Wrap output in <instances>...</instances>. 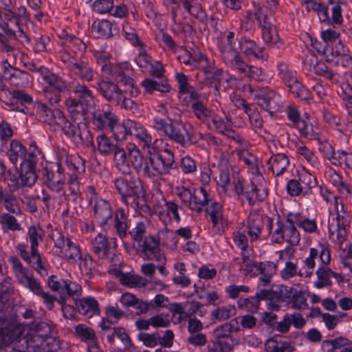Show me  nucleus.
<instances>
[{"instance_id": "6e6d98bb", "label": "nucleus", "mask_w": 352, "mask_h": 352, "mask_svg": "<svg viewBox=\"0 0 352 352\" xmlns=\"http://www.w3.org/2000/svg\"><path fill=\"white\" fill-rule=\"evenodd\" d=\"M259 292H257L255 296L248 298H241L237 301L238 307L246 311L255 313L258 311L260 301L265 298H261L258 296Z\"/></svg>"}, {"instance_id": "680f3d73", "label": "nucleus", "mask_w": 352, "mask_h": 352, "mask_svg": "<svg viewBox=\"0 0 352 352\" xmlns=\"http://www.w3.org/2000/svg\"><path fill=\"white\" fill-rule=\"evenodd\" d=\"M75 333L81 341L87 344L98 340L95 331L83 324H78L75 327Z\"/></svg>"}, {"instance_id": "ddd939ff", "label": "nucleus", "mask_w": 352, "mask_h": 352, "mask_svg": "<svg viewBox=\"0 0 352 352\" xmlns=\"http://www.w3.org/2000/svg\"><path fill=\"white\" fill-rule=\"evenodd\" d=\"M60 58L67 69L80 79L86 82L93 80L94 71L87 63L78 60L76 57L66 50L60 52Z\"/></svg>"}, {"instance_id": "473e14b6", "label": "nucleus", "mask_w": 352, "mask_h": 352, "mask_svg": "<svg viewBox=\"0 0 352 352\" xmlns=\"http://www.w3.org/2000/svg\"><path fill=\"white\" fill-rule=\"evenodd\" d=\"M34 109L39 120L49 125L56 124V112L63 113L59 109L52 111L45 104L39 101L35 102Z\"/></svg>"}, {"instance_id": "2eb2a0df", "label": "nucleus", "mask_w": 352, "mask_h": 352, "mask_svg": "<svg viewBox=\"0 0 352 352\" xmlns=\"http://www.w3.org/2000/svg\"><path fill=\"white\" fill-rule=\"evenodd\" d=\"M47 284L53 292H58L60 294L61 298H65L66 296L78 297L81 293L80 285L75 282L58 278L54 275L49 277Z\"/></svg>"}, {"instance_id": "a878e982", "label": "nucleus", "mask_w": 352, "mask_h": 352, "mask_svg": "<svg viewBox=\"0 0 352 352\" xmlns=\"http://www.w3.org/2000/svg\"><path fill=\"white\" fill-rule=\"evenodd\" d=\"M152 157L158 164L162 175L168 173L170 169L175 168L176 166L174 154L168 148L162 150Z\"/></svg>"}, {"instance_id": "de8ad7c7", "label": "nucleus", "mask_w": 352, "mask_h": 352, "mask_svg": "<svg viewBox=\"0 0 352 352\" xmlns=\"http://www.w3.org/2000/svg\"><path fill=\"white\" fill-rule=\"evenodd\" d=\"M141 85L148 93H152L154 91L167 93L169 92L170 89L167 80L162 79L161 78L159 80L146 78L142 82Z\"/></svg>"}, {"instance_id": "aec40b11", "label": "nucleus", "mask_w": 352, "mask_h": 352, "mask_svg": "<svg viewBox=\"0 0 352 352\" xmlns=\"http://www.w3.org/2000/svg\"><path fill=\"white\" fill-rule=\"evenodd\" d=\"M257 104L271 116L279 110L283 104L281 96L273 90H269L257 96Z\"/></svg>"}, {"instance_id": "9b49d317", "label": "nucleus", "mask_w": 352, "mask_h": 352, "mask_svg": "<svg viewBox=\"0 0 352 352\" xmlns=\"http://www.w3.org/2000/svg\"><path fill=\"white\" fill-rule=\"evenodd\" d=\"M264 183L265 179L263 176L260 174H256L252 179L250 192L245 190L243 181L239 179L237 181H234V190L239 199L241 201L245 199L250 205H252L254 203V195L259 201H263L267 197V190Z\"/></svg>"}, {"instance_id": "7ed1b4c3", "label": "nucleus", "mask_w": 352, "mask_h": 352, "mask_svg": "<svg viewBox=\"0 0 352 352\" xmlns=\"http://www.w3.org/2000/svg\"><path fill=\"white\" fill-rule=\"evenodd\" d=\"M124 175L114 180L116 189L122 201L135 210L149 214L151 209L146 204L145 192L140 181L129 173Z\"/></svg>"}, {"instance_id": "72a5a7b5", "label": "nucleus", "mask_w": 352, "mask_h": 352, "mask_svg": "<svg viewBox=\"0 0 352 352\" xmlns=\"http://www.w3.org/2000/svg\"><path fill=\"white\" fill-rule=\"evenodd\" d=\"M191 113L200 122L204 124H208L212 116V110L210 109L207 102L201 100L192 103L190 106Z\"/></svg>"}, {"instance_id": "09e8293b", "label": "nucleus", "mask_w": 352, "mask_h": 352, "mask_svg": "<svg viewBox=\"0 0 352 352\" xmlns=\"http://www.w3.org/2000/svg\"><path fill=\"white\" fill-rule=\"evenodd\" d=\"M254 18L256 20L260 28L267 26L273 23L272 22V12L267 6H256L254 8Z\"/></svg>"}, {"instance_id": "f3484780", "label": "nucleus", "mask_w": 352, "mask_h": 352, "mask_svg": "<svg viewBox=\"0 0 352 352\" xmlns=\"http://www.w3.org/2000/svg\"><path fill=\"white\" fill-rule=\"evenodd\" d=\"M111 74L117 79L118 82H120L124 86H128L131 88L129 91L131 96L136 97L138 96L140 91L135 87L134 80L131 77L132 68L129 63L123 62L116 65L111 69Z\"/></svg>"}, {"instance_id": "0e129e2a", "label": "nucleus", "mask_w": 352, "mask_h": 352, "mask_svg": "<svg viewBox=\"0 0 352 352\" xmlns=\"http://www.w3.org/2000/svg\"><path fill=\"white\" fill-rule=\"evenodd\" d=\"M120 281L122 285L135 287H144L148 284L147 280L144 278L130 274H123L120 278Z\"/></svg>"}, {"instance_id": "a18cd8bd", "label": "nucleus", "mask_w": 352, "mask_h": 352, "mask_svg": "<svg viewBox=\"0 0 352 352\" xmlns=\"http://www.w3.org/2000/svg\"><path fill=\"white\" fill-rule=\"evenodd\" d=\"M113 152L114 162L119 171L122 174L129 173L131 168L129 165L127 151L117 146Z\"/></svg>"}, {"instance_id": "0eeeda50", "label": "nucleus", "mask_w": 352, "mask_h": 352, "mask_svg": "<svg viewBox=\"0 0 352 352\" xmlns=\"http://www.w3.org/2000/svg\"><path fill=\"white\" fill-rule=\"evenodd\" d=\"M62 162H65L69 170L73 173H68L69 175L67 182L69 193H66L65 199L61 200V204L65 201H72L76 202L81 199V190L78 177L85 171V161L78 155L71 157H64Z\"/></svg>"}, {"instance_id": "603ef678", "label": "nucleus", "mask_w": 352, "mask_h": 352, "mask_svg": "<svg viewBox=\"0 0 352 352\" xmlns=\"http://www.w3.org/2000/svg\"><path fill=\"white\" fill-rule=\"evenodd\" d=\"M265 220L267 223V229L269 230L270 236L271 241L276 243H282L283 235L282 234L283 221L278 220L276 223H274L271 218L266 217Z\"/></svg>"}, {"instance_id": "6e6552de", "label": "nucleus", "mask_w": 352, "mask_h": 352, "mask_svg": "<svg viewBox=\"0 0 352 352\" xmlns=\"http://www.w3.org/2000/svg\"><path fill=\"white\" fill-rule=\"evenodd\" d=\"M44 183L49 190L56 194L50 195L45 190H42L43 203L47 208L54 206L56 204L61 205V200L65 199L66 191L65 189V176L60 173H54V171L46 170L44 175Z\"/></svg>"}, {"instance_id": "cd10ccee", "label": "nucleus", "mask_w": 352, "mask_h": 352, "mask_svg": "<svg viewBox=\"0 0 352 352\" xmlns=\"http://www.w3.org/2000/svg\"><path fill=\"white\" fill-rule=\"evenodd\" d=\"M183 9L190 16L199 21L204 22L208 19V15L199 0H179Z\"/></svg>"}, {"instance_id": "37998d69", "label": "nucleus", "mask_w": 352, "mask_h": 352, "mask_svg": "<svg viewBox=\"0 0 352 352\" xmlns=\"http://www.w3.org/2000/svg\"><path fill=\"white\" fill-rule=\"evenodd\" d=\"M228 67L239 74H245L250 65L246 63L239 52L223 59Z\"/></svg>"}, {"instance_id": "864d4df0", "label": "nucleus", "mask_w": 352, "mask_h": 352, "mask_svg": "<svg viewBox=\"0 0 352 352\" xmlns=\"http://www.w3.org/2000/svg\"><path fill=\"white\" fill-rule=\"evenodd\" d=\"M26 155V148L16 140H12L10 144L8 155L10 162L16 164L19 159H23Z\"/></svg>"}, {"instance_id": "69168bd1", "label": "nucleus", "mask_w": 352, "mask_h": 352, "mask_svg": "<svg viewBox=\"0 0 352 352\" xmlns=\"http://www.w3.org/2000/svg\"><path fill=\"white\" fill-rule=\"evenodd\" d=\"M56 125L59 126L63 133L69 138H74L76 130V125L71 123L63 113L56 112Z\"/></svg>"}, {"instance_id": "1a4fd4ad", "label": "nucleus", "mask_w": 352, "mask_h": 352, "mask_svg": "<svg viewBox=\"0 0 352 352\" xmlns=\"http://www.w3.org/2000/svg\"><path fill=\"white\" fill-rule=\"evenodd\" d=\"M335 199L336 216H332L329 218V238L332 242L341 245L346 240L347 231L351 223V217L349 212L343 209L342 206H341V210H339L338 199L336 197Z\"/></svg>"}, {"instance_id": "dca6fc26", "label": "nucleus", "mask_w": 352, "mask_h": 352, "mask_svg": "<svg viewBox=\"0 0 352 352\" xmlns=\"http://www.w3.org/2000/svg\"><path fill=\"white\" fill-rule=\"evenodd\" d=\"M319 258L321 264H329L331 261L330 251L328 248L320 247V249L311 248L309 256L304 261L305 267L300 274V277L309 278L313 274L316 265L315 260Z\"/></svg>"}, {"instance_id": "49530a36", "label": "nucleus", "mask_w": 352, "mask_h": 352, "mask_svg": "<svg viewBox=\"0 0 352 352\" xmlns=\"http://www.w3.org/2000/svg\"><path fill=\"white\" fill-rule=\"evenodd\" d=\"M158 166L153 157L151 156L148 159H144V162L141 164V168L137 172L142 173L144 177L155 178L162 175Z\"/></svg>"}, {"instance_id": "393cba45", "label": "nucleus", "mask_w": 352, "mask_h": 352, "mask_svg": "<svg viewBox=\"0 0 352 352\" xmlns=\"http://www.w3.org/2000/svg\"><path fill=\"white\" fill-rule=\"evenodd\" d=\"M239 47L244 55L248 58L265 59L263 54L264 47L258 45L254 41L245 37L241 38L239 41Z\"/></svg>"}, {"instance_id": "ea45409f", "label": "nucleus", "mask_w": 352, "mask_h": 352, "mask_svg": "<svg viewBox=\"0 0 352 352\" xmlns=\"http://www.w3.org/2000/svg\"><path fill=\"white\" fill-rule=\"evenodd\" d=\"M78 309L80 314L89 318L100 314L98 303L95 298L91 297L81 299L79 302Z\"/></svg>"}, {"instance_id": "423d86ee", "label": "nucleus", "mask_w": 352, "mask_h": 352, "mask_svg": "<svg viewBox=\"0 0 352 352\" xmlns=\"http://www.w3.org/2000/svg\"><path fill=\"white\" fill-rule=\"evenodd\" d=\"M153 127L162 135L184 148L197 143L193 134L185 125L173 121V119L167 122L164 119L156 116L153 120Z\"/></svg>"}, {"instance_id": "c9c22d12", "label": "nucleus", "mask_w": 352, "mask_h": 352, "mask_svg": "<svg viewBox=\"0 0 352 352\" xmlns=\"http://www.w3.org/2000/svg\"><path fill=\"white\" fill-rule=\"evenodd\" d=\"M270 168L275 176L282 175L287 168L289 160L283 153H278L272 156L267 161Z\"/></svg>"}, {"instance_id": "052dcab7", "label": "nucleus", "mask_w": 352, "mask_h": 352, "mask_svg": "<svg viewBox=\"0 0 352 352\" xmlns=\"http://www.w3.org/2000/svg\"><path fill=\"white\" fill-rule=\"evenodd\" d=\"M128 119L124 120L122 123H119L118 118L113 123L109 129L112 133L114 138L118 141H122L126 140L128 135Z\"/></svg>"}, {"instance_id": "5701e85b", "label": "nucleus", "mask_w": 352, "mask_h": 352, "mask_svg": "<svg viewBox=\"0 0 352 352\" xmlns=\"http://www.w3.org/2000/svg\"><path fill=\"white\" fill-rule=\"evenodd\" d=\"M128 135H133L144 146L150 147L153 142L152 136L142 124L135 120L128 119Z\"/></svg>"}, {"instance_id": "4d7b16f0", "label": "nucleus", "mask_w": 352, "mask_h": 352, "mask_svg": "<svg viewBox=\"0 0 352 352\" xmlns=\"http://www.w3.org/2000/svg\"><path fill=\"white\" fill-rule=\"evenodd\" d=\"M114 226L119 237L122 239H124L126 236L127 218L123 208L117 210L115 214Z\"/></svg>"}, {"instance_id": "f8f14e48", "label": "nucleus", "mask_w": 352, "mask_h": 352, "mask_svg": "<svg viewBox=\"0 0 352 352\" xmlns=\"http://www.w3.org/2000/svg\"><path fill=\"white\" fill-rule=\"evenodd\" d=\"M278 76L294 97L301 100L310 98L309 91L298 80L296 72L290 69L286 63H280L278 65Z\"/></svg>"}, {"instance_id": "13d9d810", "label": "nucleus", "mask_w": 352, "mask_h": 352, "mask_svg": "<svg viewBox=\"0 0 352 352\" xmlns=\"http://www.w3.org/2000/svg\"><path fill=\"white\" fill-rule=\"evenodd\" d=\"M37 334L30 331L26 342L28 349H32L34 352H49L45 350L47 346L46 338L40 336L37 338Z\"/></svg>"}, {"instance_id": "4468645a", "label": "nucleus", "mask_w": 352, "mask_h": 352, "mask_svg": "<svg viewBox=\"0 0 352 352\" xmlns=\"http://www.w3.org/2000/svg\"><path fill=\"white\" fill-rule=\"evenodd\" d=\"M293 296V289L285 285L276 286L271 289H261L258 296L269 300L270 307L278 310L280 303L288 301Z\"/></svg>"}, {"instance_id": "3c124183", "label": "nucleus", "mask_w": 352, "mask_h": 352, "mask_svg": "<svg viewBox=\"0 0 352 352\" xmlns=\"http://www.w3.org/2000/svg\"><path fill=\"white\" fill-rule=\"evenodd\" d=\"M292 222L296 223L297 226L302 228L306 232L312 233L317 230L316 221L314 219H309L303 217L300 213H293Z\"/></svg>"}, {"instance_id": "338daca9", "label": "nucleus", "mask_w": 352, "mask_h": 352, "mask_svg": "<svg viewBox=\"0 0 352 352\" xmlns=\"http://www.w3.org/2000/svg\"><path fill=\"white\" fill-rule=\"evenodd\" d=\"M16 279L21 285L28 288L35 294L40 292V289L42 287L40 283L38 282L32 276L28 275L27 272L23 274H19Z\"/></svg>"}, {"instance_id": "a211bd4d", "label": "nucleus", "mask_w": 352, "mask_h": 352, "mask_svg": "<svg viewBox=\"0 0 352 352\" xmlns=\"http://www.w3.org/2000/svg\"><path fill=\"white\" fill-rule=\"evenodd\" d=\"M18 57L11 58L7 56L6 58L3 60V74L8 76V79L11 84L15 86H21L29 82V74L12 65H14Z\"/></svg>"}, {"instance_id": "412c9836", "label": "nucleus", "mask_w": 352, "mask_h": 352, "mask_svg": "<svg viewBox=\"0 0 352 352\" xmlns=\"http://www.w3.org/2000/svg\"><path fill=\"white\" fill-rule=\"evenodd\" d=\"M91 116L92 123L98 129H109L118 118L108 107L95 109Z\"/></svg>"}, {"instance_id": "20e7f679", "label": "nucleus", "mask_w": 352, "mask_h": 352, "mask_svg": "<svg viewBox=\"0 0 352 352\" xmlns=\"http://www.w3.org/2000/svg\"><path fill=\"white\" fill-rule=\"evenodd\" d=\"M146 228L144 223H138L135 228L129 231L134 247L139 254L144 255L146 260H164V254L160 248V240L157 236L146 235Z\"/></svg>"}, {"instance_id": "a19ab883", "label": "nucleus", "mask_w": 352, "mask_h": 352, "mask_svg": "<svg viewBox=\"0 0 352 352\" xmlns=\"http://www.w3.org/2000/svg\"><path fill=\"white\" fill-rule=\"evenodd\" d=\"M327 175L329 181L333 186L337 188L340 193L344 195L346 197L351 195V188L350 185L344 181L342 177L334 169L329 168L327 171Z\"/></svg>"}, {"instance_id": "c85d7f7f", "label": "nucleus", "mask_w": 352, "mask_h": 352, "mask_svg": "<svg viewBox=\"0 0 352 352\" xmlns=\"http://www.w3.org/2000/svg\"><path fill=\"white\" fill-rule=\"evenodd\" d=\"M237 39L233 32H228L226 38H221L218 41V48L221 52L222 59H224L234 53L238 52L236 47Z\"/></svg>"}, {"instance_id": "f03ea898", "label": "nucleus", "mask_w": 352, "mask_h": 352, "mask_svg": "<svg viewBox=\"0 0 352 352\" xmlns=\"http://www.w3.org/2000/svg\"><path fill=\"white\" fill-rule=\"evenodd\" d=\"M13 12H0L2 23H0V51L11 58L21 55L20 51L8 43L7 39H16L23 45L30 43V34L25 27L19 26L17 19L10 18Z\"/></svg>"}, {"instance_id": "c03bdc74", "label": "nucleus", "mask_w": 352, "mask_h": 352, "mask_svg": "<svg viewBox=\"0 0 352 352\" xmlns=\"http://www.w3.org/2000/svg\"><path fill=\"white\" fill-rule=\"evenodd\" d=\"M240 330L239 322L236 319H232L229 322H226L214 330V336L219 341L224 338L231 335L233 332H237Z\"/></svg>"}, {"instance_id": "e2e57ef3", "label": "nucleus", "mask_w": 352, "mask_h": 352, "mask_svg": "<svg viewBox=\"0 0 352 352\" xmlns=\"http://www.w3.org/2000/svg\"><path fill=\"white\" fill-rule=\"evenodd\" d=\"M232 239L235 245L242 252H251V248L248 245V239L245 235V230L243 228H239L233 232Z\"/></svg>"}, {"instance_id": "bb28decb", "label": "nucleus", "mask_w": 352, "mask_h": 352, "mask_svg": "<svg viewBox=\"0 0 352 352\" xmlns=\"http://www.w3.org/2000/svg\"><path fill=\"white\" fill-rule=\"evenodd\" d=\"M293 213H289L287 215L285 222H283L282 234L283 235V243L284 241L287 242L292 245H296L298 244L300 236L299 232L296 228V223L292 222V216Z\"/></svg>"}, {"instance_id": "bf43d9fd", "label": "nucleus", "mask_w": 352, "mask_h": 352, "mask_svg": "<svg viewBox=\"0 0 352 352\" xmlns=\"http://www.w3.org/2000/svg\"><path fill=\"white\" fill-rule=\"evenodd\" d=\"M300 135L310 140H318L320 142L319 133L314 129L313 125L308 121L302 120L296 126Z\"/></svg>"}, {"instance_id": "4c0bfd02", "label": "nucleus", "mask_w": 352, "mask_h": 352, "mask_svg": "<svg viewBox=\"0 0 352 352\" xmlns=\"http://www.w3.org/2000/svg\"><path fill=\"white\" fill-rule=\"evenodd\" d=\"M41 75L43 80L48 84L54 91L63 93L69 90L67 82L58 75L50 72H42Z\"/></svg>"}, {"instance_id": "39448f33", "label": "nucleus", "mask_w": 352, "mask_h": 352, "mask_svg": "<svg viewBox=\"0 0 352 352\" xmlns=\"http://www.w3.org/2000/svg\"><path fill=\"white\" fill-rule=\"evenodd\" d=\"M72 92L75 97L69 96L66 99V108L74 121L85 120L87 108L94 101V93L87 85L80 82L74 85Z\"/></svg>"}, {"instance_id": "2f4dec72", "label": "nucleus", "mask_w": 352, "mask_h": 352, "mask_svg": "<svg viewBox=\"0 0 352 352\" xmlns=\"http://www.w3.org/2000/svg\"><path fill=\"white\" fill-rule=\"evenodd\" d=\"M328 264H321L316 272L317 280L314 283V286L318 289H322L331 285V277L338 278L339 274L333 272L327 267Z\"/></svg>"}, {"instance_id": "774afa93", "label": "nucleus", "mask_w": 352, "mask_h": 352, "mask_svg": "<svg viewBox=\"0 0 352 352\" xmlns=\"http://www.w3.org/2000/svg\"><path fill=\"white\" fill-rule=\"evenodd\" d=\"M235 313L236 308L234 305H226L213 310L211 313V316L219 321H222L228 320L232 316H234Z\"/></svg>"}, {"instance_id": "b1692460", "label": "nucleus", "mask_w": 352, "mask_h": 352, "mask_svg": "<svg viewBox=\"0 0 352 352\" xmlns=\"http://www.w3.org/2000/svg\"><path fill=\"white\" fill-rule=\"evenodd\" d=\"M92 250L98 258H109L114 255L110 242L106 236L98 234L91 242Z\"/></svg>"}, {"instance_id": "58836bf2", "label": "nucleus", "mask_w": 352, "mask_h": 352, "mask_svg": "<svg viewBox=\"0 0 352 352\" xmlns=\"http://www.w3.org/2000/svg\"><path fill=\"white\" fill-rule=\"evenodd\" d=\"M242 257L234 259V263L239 266V270L244 275L256 274L258 263L253 261L250 252H241Z\"/></svg>"}, {"instance_id": "c756f323", "label": "nucleus", "mask_w": 352, "mask_h": 352, "mask_svg": "<svg viewBox=\"0 0 352 352\" xmlns=\"http://www.w3.org/2000/svg\"><path fill=\"white\" fill-rule=\"evenodd\" d=\"M248 234L250 241L258 239L264 224V219L258 214H250L248 219Z\"/></svg>"}, {"instance_id": "f257e3e1", "label": "nucleus", "mask_w": 352, "mask_h": 352, "mask_svg": "<svg viewBox=\"0 0 352 352\" xmlns=\"http://www.w3.org/2000/svg\"><path fill=\"white\" fill-rule=\"evenodd\" d=\"M48 235L54 242L56 255L66 259L71 264H76L80 260V269L88 278H92L98 272L97 262L89 254H85L82 257L79 245L74 243L59 229H52Z\"/></svg>"}, {"instance_id": "79ce46f5", "label": "nucleus", "mask_w": 352, "mask_h": 352, "mask_svg": "<svg viewBox=\"0 0 352 352\" xmlns=\"http://www.w3.org/2000/svg\"><path fill=\"white\" fill-rule=\"evenodd\" d=\"M30 166H22L20 173V181L22 186H32L37 180V175L35 172V162L33 159L29 163Z\"/></svg>"}, {"instance_id": "5fc2aeb1", "label": "nucleus", "mask_w": 352, "mask_h": 352, "mask_svg": "<svg viewBox=\"0 0 352 352\" xmlns=\"http://www.w3.org/2000/svg\"><path fill=\"white\" fill-rule=\"evenodd\" d=\"M7 93L11 96L13 100H15L21 105L30 104L33 103L32 96L23 89L10 90L9 89L3 87L1 89L0 96H2L3 94H7Z\"/></svg>"}, {"instance_id": "4be33fe9", "label": "nucleus", "mask_w": 352, "mask_h": 352, "mask_svg": "<svg viewBox=\"0 0 352 352\" xmlns=\"http://www.w3.org/2000/svg\"><path fill=\"white\" fill-rule=\"evenodd\" d=\"M94 218L96 222L103 227L112 220L113 209L110 203L105 200H97L93 204Z\"/></svg>"}, {"instance_id": "7c9ffc66", "label": "nucleus", "mask_w": 352, "mask_h": 352, "mask_svg": "<svg viewBox=\"0 0 352 352\" xmlns=\"http://www.w3.org/2000/svg\"><path fill=\"white\" fill-rule=\"evenodd\" d=\"M262 38L264 43L269 47L279 49L283 45L280 38L276 25L272 23L261 28Z\"/></svg>"}, {"instance_id": "f704fd0d", "label": "nucleus", "mask_w": 352, "mask_h": 352, "mask_svg": "<svg viewBox=\"0 0 352 352\" xmlns=\"http://www.w3.org/2000/svg\"><path fill=\"white\" fill-rule=\"evenodd\" d=\"M345 52H348V49L341 41H338L334 45L324 46L322 50L326 61L333 64Z\"/></svg>"}, {"instance_id": "9d476101", "label": "nucleus", "mask_w": 352, "mask_h": 352, "mask_svg": "<svg viewBox=\"0 0 352 352\" xmlns=\"http://www.w3.org/2000/svg\"><path fill=\"white\" fill-rule=\"evenodd\" d=\"M176 193L185 207L197 214L201 213L204 207L210 201L209 195L203 187L195 190L178 186L176 188Z\"/></svg>"}, {"instance_id": "6ab92c4d", "label": "nucleus", "mask_w": 352, "mask_h": 352, "mask_svg": "<svg viewBox=\"0 0 352 352\" xmlns=\"http://www.w3.org/2000/svg\"><path fill=\"white\" fill-rule=\"evenodd\" d=\"M97 89L102 97L114 104H118L122 99L123 91L118 84L108 78H102L97 82Z\"/></svg>"}, {"instance_id": "8fccbe9b", "label": "nucleus", "mask_w": 352, "mask_h": 352, "mask_svg": "<svg viewBox=\"0 0 352 352\" xmlns=\"http://www.w3.org/2000/svg\"><path fill=\"white\" fill-rule=\"evenodd\" d=\"M298 181L303 190V195H309L312 188L317 186V180L314 175L302 169L298 174Z\"/></svg>"}, {"instance_id": "e433bc0d", "label": "nucleus", "mask_w": 352, "mask_h": 352, "mask_svg": "<svg viewBox=\"0 0 352 352\" xmlns=\"http://www.w3.org/2000/svg\"><path fill=\"white\" fill-rule=\"evenodd\" d=\"M199 66L204 71L206 78L213 80L214 82H219L223 77V69H215L212 67V63H210L208 58L204 54L199 56Z\"/></svg>"}]
</instances>
